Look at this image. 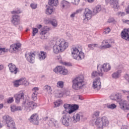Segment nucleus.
<instances>
[{
    "mask_svg": "<svg viewBox=\"0 0 129 129\" xmlns=\"http://www.w3.org/2000/svg\"><path fill=\"white\" fill-rule=\"evenodd\" d=\"M63 68L64 67L63 66H57L53 70V71L55 73H59V74H61V73L62 72V71L63 70Z\"/></svg>",
    "mask_w": 129,
    "mask_h": 129,
    "instance_id": "7c9ffc66",
    "label": "nucleus"
},
{
    "mask_svg": "<svg viewBox=\"0 0 129 129\" xmlns=\"http://www.w3.org/2000/svg\"><path fill=\"white\" fill-rule=\"evenodd\" d=\"M83 11V9H79L76 11L75 13L77 15V14H80Z\"/></svg>",
    "mask_w": 129,
    "mask_h": 129,
    "instance_id": "680f3d73",
    "label": "nucleus"
},
{
    "mask_svg": "<svg viewBox=\"0 0 129 129\" xmlns=\"http://www.w3.org/2000/svg\"><path fill=\"white\" fill-rule=\"evenodd\" d=\"M37 95H38V94H32V99H33V100H34V101L37 100Z\"/></svg>",
    "mask_w": 129,
    "mask_h": 129,
    "instance_id": "4d7b16f0",
    "label": "nucleus"
},
{
    "mask_svg": "<svg viewBox=\"0 0 129 129\" xmlns=\"http://www.w3.org/2000/svg\"><path fill=\"white\" fill-rule=\"evenodd\" d=\"M53 13V7L49 6L46 7V14L51 15Z\"/></svg>",
    "mask_w": 129,
    "mask_h": 129,
    "instance_id": "72a5a7b5",
    "label": "nucleus"
},
{
    "mask_svg": "<svg viewBox=\"0 0 129 129\" xmlns=\"http://www.w3.org/2000/svg\"><path fill=\"white\" fill-rule=\"evenodd\" d=\"M24 108L27 111H30L31 109H34V108H36L37 107V104L34 103V102H29L28 103H24L22 105Z\"/></svg>",
    "mask_w": 129,
    "mask_h": 129,
    "instance_id": "0eeeda50",
    "label": "nucleus"
},
{
    "mask_svg": "<svg viewBox=\"0 0 129 129\" xmlns=\"http://www.w3.org/2000/svg\"><path fill=\"white\" fill-rule=\"evenodd\" d=\"M29 122L38 125L39 124V116L37 113L33 114L28 119Z\"/></svg>",
    "mask_w": 129,
    "mask_h": 129,
    "instance_id": "1a4fd4ad",
    "label": "nucleus"
},
{
    "mask_svg": "<svg viewBox=\"0 0 129 129\" xmlns=\"http://www.w3.org/2000/svg\"><path fill=\"white\" fill-rule=\"evenodd\" d=\"M82 117H83V115L81 113H77L73 117V122L74 123H76L78 121H80V119H82Z\"/></svg>",
    "mask_w": 129,
    "mask_h": 129,
    "instance_id": "6ab92c4d",
    "label": "nucleus"
},
{
    "mask_svg": "<svg viewBox=\"0 0 129 129\" xmlns=\"http://www.w3.org/2000/svg\"><path fill=\"white\" fill-rule=\"evenodd\" d=\"M46 24H50V25H52V26H53L54 28H56L57 26H58V22H57V20L56 19H48L46 20Z\"/></svg>",
    "mask_w": 129,
    "mask_h": 129,
    "instance_id": "4be33fe9",
    "label": "nucleus"
},
{
    "mask_svg": "<svg viewBox=\"0 0 129 129\" xmlns=\"http://www.w3.org/2000/svg\"><path fill=\"white\" fill-rule=\"evenodd\" d=\"M56 123H57V120L54 118H51L48 120V125L49 126H56Z\"/></svg>",
    "mask_w": 129,
    "mask_h": 129,
    "instance_id": "2f4dec72",
    "label": "nucleus"
},
{
    "mask_svg": "<svg viewBox=\"0 0 129 129\" xmlns=\"http://www.w3.org/2000/svg\"><path fill=\"white\" fill-rule=\"evenodd\" d=\"M11 14H21V11L20 10H15L12 12H11Z\"/></svg>",
    "mask_w": 129,
    "mask_h": 129,
    "instance_id": "bf43d9fd",
    "label": "nucleus"
},
{
    "mask_svg": "<svg viewBox=\"0 0 129 129\" xmlns=\"http://www.w3.org/2000/svg\"><path fill=\"white\" fill-rule=\"evenodd\" d=\"M98 71H101V73L102 72H108L111 69V67L110 64L108 63H105L101 66H97Z\"/></svg>",
    "mask_w": 129,
    "mask_h": 129,
    "instance_id": "423d86ee",
    "label": "nucleus"
},
{
    "mask_svg": "<svg viewBox=\"0 0 129 129\" xmlns=\"http://www.w3.org/2000/svg\"><path fill=\"white\" fill-rule=\"evenodd\" d=\"M92 16V11L88 8L85 9L83 15V23H85V24L88 23V21L91 19Z\"/></svg>",
    "mask_w": 129,
    "mask_h": 129,
    "instance_id": "39448f33",
    "label": "nucleus"
},
{
    "mask_svg": "<svg viewBox=\"0 0 129 129\" xmlns=\"http://www.w3.org/2000/svg\"><path fill=\"white\" fill-rule=\"evenodd\" d=\"M114 22V19L111 18L108 19V23H113Z\"/></svg>",
    "mask_w": 129,
    "mask_h": 129,
    "instance_id": "69168bd1",
    "label": "nucleus"
},
{
    "mask_svg": "<svg viewBox=\"0 0 129 129\" xmlns=\"http://www.w3.org/2000/svg\"><path fill=\"white\" fill-rule=\"evenodd\" d=\"M67 73H68V71L67 69H65V68L64 67L60 73V74H62V75H67Z\"/></svg>",
    "mask_w": 129,
    "mask_h": 129,
    "instance_id": "864d4df0",
    "label": "nucleus"
},
{
    "mask_svg": "<svg viewBox=\"0 0 129 129\" xmlns=\"http://www.w3.org/2000/svg\"><path fill=\"white\" fill-rule=\"evenodd\" d=\"M63 107L66 109V110H64L63 111H67V114H69V110L71 109V105L68 104H64L63 105Z\"/></svg>",
    "mask_w": 129,
    "mask_h": 129,
    "instance_id": "4c0bfd02",
    "label": "nucleus"
},
{
    "mask_svg": "<svg viewBox=\"0 0 129 129\" xmlns=\"http://www.w3.org/2000/svg\"><path fill=\"white\" fill-rule=\"evenodd\" d=\"M125 78L126 80L127 81H128V82H129V75H127V74L125 75Z\"/></svg>",
    "mask_w": 129,
    "mask_h": 129,
    "instance_id": "338daca9",
    "label": "nucleus"
},
{
    "mask_svg": "<svg viewBox=\"0 0 129 129\" xmlns=\"http://www.w3.org/2000/svg\"><path fill=\"white\" fill-rule=\"evenodd\" d=\"M121 97V95H120V94L119 93H117V94H112L110 96V99H111L112 100H117L118 99H120Z\"/></svg>",
    "mask_w": 129,
    "mask_h": 129,
    "instance_id": "a878e982",
    "label": "nucleus"
},
{
    "mask_svg": "<svg viewBox=\"0 0 129 129\" xmlns=\"http://www.w3.org/2000/svg\"><path fill=\"white\" fill-rule=\"evenodd\" d=\"M8 67L11 73H13V74H17V73H18V69H17L16 65L14 64L13 63H9L8 64Z\"/></svg>",
    "mask_w": 129,
    "mask_h": 129,
    "instance_id": "aec40b11",
    "label": "nucleus"
},
{
    "mask_svg": "<svg viewBox=\"0 0 129 129\" xmlns=\"http://www.w3.org/2000/svg\"><path fill=\"white\" fill-rule=\"evenodd\" d=\"M117 15L118 16V17H123L125 15V13L124 12H118L117 13Z\"/></svg>",
    "mask_w": 129,
    "mask_h": 129,
    "instance_id": "6e6d98bb",
    "label": "nucleus"
},
{
    "mask_svg": "<svg viewBox=\"0 0 129 129\" xmlns=\"http://www.w3.org/2000/svg\"><path fill=\"white\" fill-rule=\"evenodd\" d=\"M44 90L46 92H47L48 94H52V89L50 86H44Z\"/></svg>",
    "mask_w": 129,
    "mask_h": 129,
    "instance_id": "ea45409f",
    "label": "nucleus"
},
{
    "mask_svg": "<svg viewBox=\"0 0 129 129\" xmlns=\"http://www.w3.org/2000/svg\"><path fill=\"white\" fill-rule=\"evenodd\" d=\"M25 94L23 91H20L19 93L15 95V98L16 99V102L19 103L21 99H24Z\"/></svg>",
    "mask_w": 129,
    "mask_h": 129,
    "instance_id": "a211bd4d",
    "label": "nucleus"
},
{
    "mask_svg": "<svg viewBox=\"0 0 129 129\" xmlns=\"http://www.w3.org/2000/svg\"><path fill=\"white\" fill-rule=\"evenodd\" d=\"M99 111H96L94 112V113L93 114V117L94 118H97V117H98V116H99Z\"/></svg>",
    "mask_w": 129,
    "mask_h": 129,
    "instance_id": "8fccbe9b",
    "label": "nucleus"
},
{
    "mask_svg": "<svg viewBox=\"0 0 129 129\" xmlns=\"http://www.w3.org/2000/svg\"><path fill=\"white\" fill-rule=\"evenodd\" d=\"M72 56L74 59L80 61L84 59V53L82 52V47L81 46L73 47L71 49Z\"/></svg>",
    "mask_w": 129,
    "mask_h": 129,
    "instance_id": "f03ea898",
    "label": "nucleus"
},
{
    "mask_svg": "<svg viewBox=\"0 0 129 129\" xmlns=\"http://www.w3.org/2000/svg\"><path fill=\"white\" fill-rule=\"evenodd\" d=\"M7 102L9 104L13 103V102H14V98L10 97V98H8L7 100Z\"/></svg>",
    "mask_w": 129,
    "mask_h": 129,
    "instance_id": "13d9d810",
    "label": "nucleus"
},
{
    "mask_svg": "<svg viewBox=\"0 0 129 129\" xmlns=\"http://www.w3.org/2000/svg\"><path fill=\"white\" fill-rule=\"evenodd\" d=\"M88 48L91 50H94L95 48H99V49H107V48H111V45L110 44H106L105 45L98 46V44H90L88 45Z\"/></svg>",
    "mask_w": 129,
    "mask_h": 129,
    "instance_id": "6e6552de",
    "label": "nucleus"
},
{
    "mask_svg": "<svg viewBox=\"0 0 129 129\" xmlns=\"http://www.w3.org/2000/svg\"><path fill=\"white\" fill-rule=\"evenodd\" d=\"M63 65H64L65 66H72V64H71V63H69V62H62Z\"/></svg>",
    "mask_w": 129,
    "mask_h": 129,
    "instance_id": "052dcab7",
    "label": "nucleus"
},
{
    "mask_svg": "<svg viewBox=\"0 0 129 129\" xmlns=\"http://www.w3.org/2000/svg\"><path fill=\"white\" fill-rule=\"evenodd\" d=\"M54 95L56 98H60V97H63V93L61 91H55Z\"/></svg>",
    "mask_w": 129,
    "mask_h": 129,
    "instance_id": "c9c22d12",
    "label": "nucleus"
},
{
    "mask_svg": "<svg viewBox=\"0 0 129 129\" xmlns=\"http://www.w3.org/2000/svg\"><path fill=\"white\" fill-rule=\"evenodd\" d=\"M110 31H111V30L110 29L109 27H106L104 30V33L105 34H109V33H110Z\"/></svg>",
    "mask_w": 129,
    "mask_h": 129,
    "instance_id": "09e8293b",
    "label": "nucleus"
},
{
    "mask_svg": "<svg viewBox=\"0 0 129 129\" xmlns=\"http://www.w3.org/2000/svg\"><path fill=\"white\" fill-rule=\"evenodd\" d=\"M38 7V5L36 3H31L30 5V7L33 9V10H35V9H37Z\"/></svg>",
    "mask_w": 129,
    "mask_h": 129,
    "instance_id": "603ef678",
    "label": "nucleus"
},
{
    "mask_svg": "<svg viewBox=\"0 0 129 129\" xmlns=\"http://www.w3.org/2000/svg\"><path fill=\"white\" fill-rule=\"evenodd\" d=\"M11 23L14 26H18V25H20V17L17 15H14L12 16Z\"/></svg>",
    "mask_w": 129,
    "mask_h": 129,
    "instance_id": "f3484780",
    "label": "nucleus"
},
{
    "mask_svg": "<svg viewBox=\"0 0 129 129\" xmlns=\"http://www.w3.org/2000/svg\"><path fill=\"white\" fill-rule=\"evenodd\" d=\"M25 57L27 61L30 63H34L35 62V57H36L35 53L29 52L25 54Z\"/></svg>",
    "mask_w": 129,
    "mask_h": 129,
    "instance_id": "9b49d317",
    "label": "nucleus"
},
{
    "mask_svg": "<svg viewBox=\"0 0 129 129\" xmlns=\"http://www.w3.org/2000/svg\"><path fill=\"white\" fill-rule=\"evenodd\" d=\"M67 113V111H63L61 112L62 116L60 118V122L63 125H64V126L68 127L70 125V119H71V117L67 116L68 115Z\"/></svg>",
    "mask_w": 129,
    "mask_h": 129,
    "instance_id": "20e7f679",
    "label": "nucleus"
},
{
    "mask_svg": "<svg viewBox=\"0 0 129 129\" xmlns=\"http://www.w3.org/2000/svg\"><path fill=\"white\" fill-rule=\"evenodd\" d=\"M78 108H79V106H78V105H76V104L73 105L72 106V108H71L70 110L69 111V114H71V113H73V112H74V111H75L76 110H77Z\"/></svg>",
    "mask_w": 129,
    "mask_h": 129,
    "instance_id": "c85d7f7f",
    "label": "nucleus"
},
{
    "mask_svg": "<svg viewBox=\"0 0 129 129\" xmlns=\"http://www.w3.org/2000/svg\"><path fill=\"white\" fill-rule=\"evenodd\" d=\"M54 105L56 107H58V106H60V101H57L55 102H54Z\"/></svg>",
    "mask_w": 129,
    "mask_h": 129,
    "instance_id": "e2e57ef3",
    "label": "nucleus"
},
{
    "mask_svg": "<svg viewBox=\"0 0 129 129\" xmlns=\"http://www.w3.org/2000/svg\"><path fill=\"white\" fill-rule=\"evenodd\" d=\"M11 109L12 112H15V111H17V110H22V107L21 106L13 105L11 106Z\"/></svg>",
    "mask_w": 129,
    "mask_h": 129,
    "instance_id": "f704fd0d",
    "label": "nucleus"
},
{
    "mask_svg": "<svg viewBox=\"0 0 129 129\" xmlns=\"http://www.w3.org/2000/svg\"><path fill=\"white\" fill-rule=\"evenodd\" d=\"M53 51L55 54L65 51L68 48V42L63 39L57 38L53 41Z\"/></svg>",
    "mask_w": 129,
    "mask_h": 129,
    "instance_id": "f257e3e1",
    "label": "nucleus"
},
{
    "mask_svg": "<svg viewBox=\"0 0 129 129\" xmlns=\"http://www.w3.org/2000/svg\"><path fill=\"white\" fill-rule=\"evenodd\" d=\"M8 51H9V49L0 47V55H3V53H6V52H8Z\"/></svg>",
    "mask_w": 129,
    "mask_h": 129,
    "instance_id": "c03bdc74",
    "label": "nucleus"
},
{
    "mask_svg": "<svg viewBox=\"0 0 129 129\" xmlns=\"http://www.w3.org/2000/svg\"><path fill=\"white\" fill-rule=\"evenodd\" d=\"M106 3H109L110 6L113 9H118L119 8L118 2L116 0H106Z\"/></svg>",
    "mask_w": 129,
    "mask_h": 129,
    "instance_id": "dca6fc26",
    "label": "nucleus"
},
{
    "mask_svg": "<svg viewBox=\"0 0 129 129\" xmlns=\"http://www.w3.org/2000/svg\"><path fill=\"white\" fill-rule=\"evenodd\" d=\"M64 96H69L70 95V91H67L65 92V93L63 94Z\"/></svg>",
    "mask_w": 129,
    "mask_h": 129,
    "instance_id": "0e129e2a",
    "label": "nucleus"
},
{
    "mask_svg": "<svg viewBox=\"0 0 129 129\" xmlns=\"http://www.w3.org/2000/svg\"><path fill=\"white\" fill-rule=\"evenodd\" d=\"M121 37L122 39H124L126 41H129V28L124 29L121 32Z\"/></svg>",
    "mask_w": 129,
    "mask_h": 129,
    "instance_id": "4468645a",
    "label": "nucleus"
},
{
    "mask_svg": "<svg viewBox=\"0 0 129 129\" xmlns=\"http://www.w3.org/2000/svg\"><path fill=\"white\" fill-rule=\"evenodd\" d=\"M101 11V7L100 6H97L93 10V15H96L98 13H99Z\"/></svg>",
    "mask_w": 129,
    "mask_h": 129,
    "instance_id": "e433bc0d",
    "label": "nucleus"
},
{
    "mask_svg": "<svg viewBox=\"0 0 129 129\" xmlns=\"http://www.w3.org/2000/svg\"><path fill=\"white\" fill-rule=\"evenodd\" d=\"M95 125H96V126L98 127V128H103V126L102 125V122L101 121V119L100 118V117L96 119L95 122Z\"/></svg>",
    "mask_w": 129,
    "mask_h": 129,
    "instance_id": "b1692460",
    "label": "nucleus"
},
{
    "mask_svg": "<svg viewBox=\"0 0 129 129\" xmlns=\"http://www.w3.org/2000/svg\"><path fill=\"white\" fill-rule=\"evenodd\" d=\"M119 104L120 105V108L123 109L124 110H128L129 109V104L127 101L125 100H121Z\"/></svg>",
    "mask_w": 129,
    "mask_h": 129,
    "instance_id": "ddd939ff",
    "label": "nucleus"
},
{
    "mask_svg": "<svg viewBox=\"0 0 129 129\" xmlns=\"http://www.w3.org/2000/svg\"><path fill=\"white\" fill-rule=\"evenodd\" d=\"M21 48V44L17 43L16 44H12L10 46V51L14 53H16L17 52H19L20 51V49Z\"/></svg>",
    "mask_w": 129,
    "mask_h": 129,
    "instance_id": "f8f14e48",
    "label": "nucleus"
},
{
    "mask_svg": "<svg viewBox=\"0 0 129 129\" xmlns=\"http://www.w3.org/2000/svg\"><path fill=\"white\" fill-rule=\"evenodd\" d=\"M3 122H4V123H6V125L8 124V123H10L11 121H13L12 117L9 116V115H4L3 117Z\"/></svg>",
    "mask_w": 129,
    "mask_h": 129,
    "instance_id": "412c9836",
    "label": "nucleus"
},
{
    "mask_svg": "<svg viewBox=\"0 0 129 129\" xmlns=\"http://www.w3.org/2000/svg\"><path fill=\"white\" fill-rule=\"evenodd\" d=\"M72 88L74 90H80L84 86V80L81 77H77L72 80Z\"/></svg>",
    "mask_w": 129,
    "mask_h": 129,
    "instance_id": "7ed1b4c3",
    "label": "nucleus"
},
{
    "mask_svg": "<svg viewBox=\"0 0 129 129\" xmlns=\"http://www.w3.org/2000/svg\"><path fill=\"white\" fill-rule=\"evenodd\" d=\"M92 87L95 90L98 91L101 88V82H100V78H97L93 82Z\"/></svg>",
    "mask_w": 129,
    "mask_h": 129,
    "instance_id": "9d476101",
    "label": "nucleus"
},
{
    "mask_svg": "<svg viewBox=\"0 0 129 129\" xmlns=\"http://www.w3.org/2000/svg\"><path fill=\"white\" fill-rule=\"evenodd\" d=\"M55 60L56 61H58L59 62V63H63V62H62V58H61V55H57L55 57Z\"/></svg>",
    "mask_w": 129,
    "mask_h": 129,
    "instance_id": "3c124183",
    "label": "nucleus"
},
{
    "mask_svg": "<svg viewBox=\"0 0 129 129\" xmlns=\"http://www.w3.org/2000/svg\"><path fill=\"white\" fill-rule=\"evenodd\" d=\"M120 74H121V70H119L112 74V77L114 79H117V78L120 77Z\"/></svg>",
    "mask_w": 129,
    "mask_h": 129,
    "instance_id": "bb28decb",
    "label": "nucleus"
},
{
    "mask_svg": "<svg viewBox=\"0 0 129 129\" xmlns=\"http://www.w3.org/2000/svg\"><path fill=\"white\" fill-rule=\"evenodd\" d=\"M47 58V53L44 51H41L39 55V60H45Z\"/></svg>",
    "mask_w": 129,
    "mask_h": 129,
    "instance_id": "473e14b6",
    "label": "nucleus"
},
{
    "mask_svg": "<svg viewBox=\"0 0 129 129\" xmlns=\"http://www.w3.org/2000/svg\"><path fill=\"white\" fill-rule=\"evenodd\" d=\"M71 6V4H70V3L65 0H63L61 2L60 7L62 9H68L69 8H70Z\"/></svg>",
    "mask_w": 129,
    "mask_h": 129,
    "instance_id": "5701e85b",
    "label": "nucleus"
},
{
    "mask_svg": "<svg viewBox=\"0 0 129 129\" xmlns=\"http://www.w3.org/2000/svg\"><path fill=\"white\" fill-rule=\"evenodd\" d=\"M101 121H102V124L103 126H107L109 123V121H108V119L107 117L105 116H103L100 118Z\"/></svg>",
    "mask_w": 129,
    "mask_h": 129,
    "instance_id": "393cba45",
    "label": "nucleus"
},
{
    "mask_svg": "<svg viewBox=\"0 0 129 129\" xmlns=\"http://www.w3.org/2000/svg\"><path fill=\"white\" fill-rule=\"evenodd\" d=\"M32 92H33L32 94H38V91H39V88L34 87L32 89Z\"/></svg>",
    "mask_w": 129,
    "mask_h": 129,
    "instance_id": "de8ad7c7",
    "label": "nucleus"
},
{
    "mask_svg": "<svg viewBox=\"0 0 129 129\" xmlns=\"http://www.w3.org/2000/svg\"><path fill=\"white\" fill-rule=\"evenodd\" d=\"M48 5L51 7H57L59 5L58 0H48Z\"/></svg>",
    "mask_w": 129,
    "mask_h": 129,
    "instance_id": "cd10ccee",
    "label": "nucleus"
},
{
    "mask_svg": "<svg viewBox=\"0 0 129 129\" xmlns=\"http://www.w3.org/2000/svg\"><path fill=\"white\" fill-rule=\"evenodd\" d=\"M126 14H129V5L127 6V8L125 9Z\"/></svg>",
    "mask_w": 129,
    "mask_h": 129,
    "instance_id": "774afa93",
    "label": "nucleus"
},
{
    "mask_svg": "<svg viewBox=\"0 0 129 129\" xmlns=\"http://www.w3.org/2000/svg\"><path fill=\"white\" fill-rule=\"evenodd\" d=\"M80 2V0H72V3L73 5H75L76 6H77L79 4V3Z\"/></svg>",
    "mask_w": 129,
    "mask_h": 129,
    "instance_id": "5fc2aeb1",
    "label": "nucleus"
},
{
    "mask_svg": "<svg viewBox=\"0 0 129 129\" xmlns=\"http://www.w3.org/2000/svg\"><path fill=\"white\" fill-rule=\"evenodd\" d=\"M56 86L58 88H63L64 87V82L58 81L56 84Z\"/></svg>",
    "mask_w": 129,
    "mask_h": 129,
    "instance_id": "37998d69",
    "label": "nucleus"
},
{
    "mask_svg": "<svg viewBox=\"0 0 129 129\" xmlns=\"http://www.w3.org/2000/svg\"><path fill=\"white\" fill-rule=\"evenodd\" d=\"M99 73L97 72H93L92 74V76L93 77H96V76H102L103 75V73H101L100 70H99Z\"/></svg>",
    "mask_w": 129,
    "mask_h": 129,
    "instance_id": "58836bf2",
    "label": "nucleus"
},
{
    "mask_svg": "<svg viewBox=\"0 0 129 129\" xmlns=\"http://www.w3.org/2000/svg\"><path fill=\"white\" fill-rule=\"evenodd\" d=\"M49 31H50V28L48 27L45 26L43 27L40 32V35H41V39H42V40H45V39L47 38V36L45 35L47 33H49Z\"/></svg>",
    "mask_w": 129,
    "mask_h": 129,
    "instance_id": "2eb2a0df",
    "label": "nucleus"
},
{
    "mask_svg": "<svg viewBox=\"0 0 129 129\" xmlns=\"http://www.w3.org/2000/svg\"><path fill=\"white\" fill-rule=\"evenodd\" d=\"M39 30L37 28H33L32 29V36L33 37H34V36H36V34L37 33H38Z\"/></svg>",
    "mask_w": 129,
    "mask_h": 129,
    "instance_id": "a18cd8bd",
    "label": "nucleus"
},
{
    "mask_svg": "<svg viewBox=\"0 0 129 129\" xmlns=\"http://www.w3.org/2000/svg\"><path fill=\"white\" fill-rule=\"evenodd\" d=\"M21 85H25V86H28L29 85V82L27 81L26 78H21Z\"/></svg>",
    "mask_w": 129,
    "mask_h": 129,
    "instance_id": "79ce46f5",
    "label": "nucleus"
},
{
    "mask_svg": "<svg viewBox=\"0 0 129 129\" xmlns=\"http://www.w3.org/2000/svg\"><path fill=\"white\" fill-rule=\"evenodd\" d=\"M8 129H17L16 127V124L14 121H11L10 123H8V124H6Z\"/></svg>",
    "mask_w": 129,
    "mask_h": 129,
    "instance_id": "c756f323",
    "label": "nucleus"
},
{
    "mask_svg": "<svg viewBox=\"0 0 129 129\" xmlns=\"http://www.w3.org/2000/svg\"><path fill=\"white\" fill-rule=\"evenodd\" d=\"M107 107L108 108H110V109H114V108H116V105L114 104H112L108 105L107 106Z\"/></svg>",
    "mask_w": 129,
    "mask_h": 129,
    "instance_id": "49530a36",
    "label": "nucleus"
},
{
    "mask_svg": "<svg viewBox=\"0 0 129 129\" xmlns=\"http://www.w3.org/2000/svg\"><path fill=\"white\" fill-rule=\"evenodd\" d=\"M14 85L15 87H19L20 85H22L21 79L15 81L14 82Z\"/></svg>",
    "mask_w": 129,
    "mask_h": 129,
    "instance_id": "a19ab883",
    "label": "nucleus"
}]
</instances>
